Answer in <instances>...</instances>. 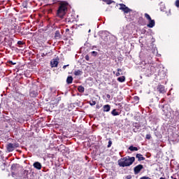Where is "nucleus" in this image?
I'll return each mask as SVG.
<instances>
[{"label": "nucleus", "mask_w": 179, "mask_h": 179, "mask_svg": "<svg viewBox=\"0 0 179 179\" xmlns=\"http://www.w3.org/2000/svg\"><path fill=\"white\" fill-rule=\"evenodd\" d=\"M134 132H136V131H135V129H133Z\"/></svg>", "instance_id": "e433bc0d"}, {"label": "nucleus", "mask_w": 179, "mask_h": 179, "mask_svg": "<svg viewBox=\"0 0 179 179\" xmlns=\"http://www.w3.org/2000/svg\"><path fill=\"white\" fill-rule=\"evenodd\" d=\"M173 179H177L176 178H174Z\"/></svg>", "instance_id": "ea45409f"}, {"label": "nucleus", "mask_w": 179, "mask_h": 179, "mask_svg": "<svg viewBox=\"0 0 179 179\" xmlns=\"http://www.w3.org/2000/svg\"><path fill=\"white\" fill-rule=\"evenodd\" d=\"M126 178H127V179H131V178H132V177H131V176H127L126 177Z\"/></svg>", "instance_id": "72a5a7b5"}, {"label": "nucleus", "mask_w": 179, "mask_h": 179, "mask_svg": "<svg viewBox=\"0 0 179 179\" xmlns=\"http://www.w3.org/2000/svg\"><path fill=\"white\" fill-rule=\"evenodd\" d=\"M58 61L57 59H53L51 62H50V65L52 66V68H57L58 66Z\"/></svg>", "instance_id": "6e6552de"}, {"label": "nucleus", "mask_w": 179, "mask_h": 179, "mask_svg": "<svg viewBox=\"0 0 179 179\" xmlns=\"http://www.w3.org/2000/svg\"><path fill=\"white\" fill-rule=\"evenodd\" d=\"M78 90L80 93H83L85 92V87L80 85L78 87Z\"/></svg>", "instance_id": "a211bd4d"}, {"label": "nucleus", "mask_w": 179, "mask_h": 179, "mask_svg": "<svg viewBox=\"0 0 179 179\" xmlns=\"http://www.w3.org/2000/svg\"><path fill=\"white\" fill-rule=\"evenodd\" d=\"M34 169H36V170H41L43 166L41 165V163L38 162H36L33 164Z\"/></svg>", "instance_id": "0eeeda50"}, {"label": "nucleus", "mask_w": 179, "mask_h": 179, "mask_svg": "<svg viewBox=\"0 0 179 179\" xmlns=\"http://www.w3.org/2000/svg\"><path fill=\"white\" fill-rule=\"evenodd\" d=\"M122 69H117V72L116 73V76H120V75H122Z\"/></svg>", "instance_id": "aec40b11"}, {"label": "nucleus", "mask_w": 179, "mask_h": 179, "mask_svg": "<svg viewBox=\"0 0 179 179\" xmlns=\"http://www.w3.org/2000/svg\"><path fill=\"white\" fill-rule=\"evenodd\" d=\"M103 1V2H106L107 0H102Z\"/></svg>", "instance_id": "c9c22d12"}, {"label": "nucleus", "mask_w": 179, "mask_h": 179, "mask_svg": "<svg viewBox=\"0 0 179 179\" xmlns=\"http://www.w3.org/2000/svg\"><path fill=\"white\" fill-rule=\"evenodd\" d=\"M111 114L112 115H113L114 117L117 116V115H120V113L117 112V109H113L111 111Z\"/></svg>", "instance_id": "4468645a"}, {"label": "nucleus", "mask_w": 179, "mask_h": 179, "mask_svg": "<svg viewBox=\"0 0 179 179\" xmlns=\"http://www.w3.org/2000/svg\"><path fill=\"white\" fill-rule=\"evenodd\" d=\"M146 139H150L152 138V136L150 134H146L145 136Z\"/></svg>", "instance_id": "cd10ccee"}, {"label": "nucleus", "mask_w": 179, "mask_h": 179, "mask_svg": "<svg viewBox=\"0 0 179 179\" xmlns=\"http://www.w3.org/2000/svg\"><path fill=\"white\" fill-rule=\"evenodd\" d=\"M136 158L138 159V162H142V161L145 160V159L143 157V155H142V154H136Z\"/></svg>", "instance_id": "1a4fd4ad"}, {"label": "nucleus", "mask_w": 179, "mask_h": 179, "mask_svg": "<svg viewBox=\"0 0 179 179\" xmlns=\"http://www.w3.org/2000/svg\"><path fill=\"white\" fill-rule=\"evenodd\" d=\"M85 58L86 61H90V59L89 55H87Z\"/></svg>", "instance_id": "c756f323"}, {"label": "nucleus", "mask_w": 179, "mask_h": 179, "mask_svg": "<svg viewBox=\"0 0 179 179\" xmlns=\"http://www.w3.org/2000/svg\"><path fill=\"white\" fill-rule=\"evenodd\" d=\"M67 10H68V3H60V6H59V8L57 13L58 17H60V19H62V17H64V15H66Z\"/></svg>", "instance_id": "f03ea898"}, {"label": "nucleus", "mask_w": 179, "mask_h": 179, "mask_svg": "<svg viewBox=\"0 0 179 179\" xmlns=\"http://www.w3.org/2000/svg\"><path fill=\"white\" fill-rule=\"evenodd\" d=\"M149 69L150 71V73H155V72H156V67H155V66H150Z\"/></svg>", "instance_id": "ddd939ff"}, {"label": "nucleus", "mask_w": 179, "mask_h": 179, "mask_svg": "<svg viewBox=\"0 0 179 179\" xmlns=\"http://www.w3.org/2000/svg\"><path fill=\"white\" fill-rule=\"evenodd\" d=\"M55 38L58 39L61 38V34L59 33V31H56L55 34Z\"/></svg>", "instance_id": "2eb2a0df"}, {"label": "nucleus", "mask_w": 179, "mask_h": 179, "mask_svg": "<svg viewBox=\"0 0 179 179\" xmlns=\"http://www.w3.org/2000/svg\"><path fill=\"white\" fill-rule=\"evenodd\" d=\"M113 73H115V71H113Z\"/></svg>", "instance_id": "4c0bfd02"}, {"label": "nucleus", "mask_w": 179, "mask_h": 179, "mask_svg": "<svg viewBox=\"0 0 179 179\" xmlns=\"http://www.w3.org/2000/svg\"><path fill=\"white\" fill-rule=\"evenodd\" d=\"M17 44H18V45H23V44H24V43L22 41H18Z\"/></svg>", "instance_id": "bb28decb"}, {"label": "nucleus", "mask_w": 179, "mask_h": 179, "mask_svg": "<svg viewBox=\"0 0 179 179\" xmlns=\"http://www.w3.org/2000/svg\"><path fill=\"white\" fill-rule=\"evenodd\" d=\"M73 82V78L71 76H69L66 78L67 85H71Z\"/></svg>", "instance_id": "9b49d317"}, {"label": "nucleus", "mask_w": 179, "mask_h": 179, "mask_svg": "<svg viewBox=\"0 0 179 179\" xmlns=\"http://www.w3.org/2000/svg\"><path fill=\"white\" fill-rule=\"evenodd\" d=\"M157 90L159 92V93H162L164 94L166 93V89L164 88V86L162 85H158Z\"/></svg>", "instance_id": "423d86ee"}, {"label": "nucleus", "mask_w": 179, "mask_h": 179, "mask_svg": "<svg viewBox=\"0 0 179 179\" xmlns=\"http://www.w3.org/2000/svg\"><path fill=\"white\" fill-rule=\"evenodd\" d=\"M111 145H113V141H111V138H109V141H108L107 148H111Z\"/></svg>", "instance_id": "5701e85b"}, {"label": "nucleus", "mask_w": 179, "mask_h": 179, "mask_svg": "<svg viewBox=\"0 0 179 179\" xmlns=\"http://www.w3.org/2000/svg\"><path fill=\"white\" fill-rule=\"evenodd\" d=\"M171 178H173V176H172Z\"/></svg>", "instance_id": "a19ab883"}, {"label": "nucleus", "mask_w": 179, "mask_h": 179, "mask_svg": "<svg viewBox=\"0 0 179 179\" xmlns=\"http://www.w3.org/2000/svg\"><path fill=\"white\" fill-rule=\"evenodd\" d=\"M8 64L10 65H16L15 62H13L11 60L8 61Z\"/></svg>", "instance_id": "393cba45"}, {"label": "nucleus", "mask_w": 179, "mask_h": 179, "mask_svg": "<svg viewBox=\"0 0 179 179\" xmlns=\"http://www.w3.org/2000/svg\"><path fill=\"white\" fill-rule=\"evenodd\" d=\"M129 150H131V152H137L138 148L134 147L133 145H131V146L129 148Z\"/></svg>", "instance_id": "f3484780"}, {"label": "nucleus", "mask_w": 179, "mask_h": 179, "mask_svg": "<svg viewBox=\"0 0 179 179\" xmlns=\"http://www.w3.org/2000/svg\"><path fill=\"white\" fill-rule=\"evenodd\" d=\"M106 97H107V99H108V100H110V99H111V96L108 94H106Z\"/></svg>", "instance_id": "7c9ffc66"}, {"label": "nucleus", "mask_w": 179, "mask_h": 179, "mask_svg": "<svg viewBox=\"0 0 179 179\" xmlns=\"http://www.w3.org/2000/svg\"><path fill=\"white\" fill-rule=\"evenodd\" d=\"M144 16L147 19V20H148L149 22L147 26L150 27V29L155 27V20H152V17H150V15H149V14L148 13H145Z\"/></svg>", "instance_id": "7ed1b4c3"}, {"label": "nucleus", "mask_w": 179, "mask_h": 179, "mask_svg": "<svg viewBox=\"0 0 179 179\" xmlns=\"http://www.w3.org/2000/svg\"><path fill=\"white\" fill-rule=\"evenodd\" d=\"M120 10H124V9H125V8L127 7V6H125V4H124V3H120Z\"/></svg>", "instance_id": "412c9836"}, {"label": "nucleus", "mask_w": 179, "mask_h": 179, "mask_svg": "<svg viewBox=\"0 0 179 179\" xmlns=\"http://www.w3.org/2000/svg\"><path fill=\"white\" fill-rule=\"evenodd\" d=\"M67 66H69V64L64 65V66H63V69H66V67H67Z\"/></svg>", "instance_id": "473e14b6"}, {"label": "nucleus", "mask_w": 179, "mask_h": 179, "mask_svg": "<svg viewBox=\"0 0 179 179\" xmlns=\"http://www.w3.org/2000/svg\"><path fill=\"white\" fill-rule=\"evenodd\" d=\"M19 148V143H10L6 146V149L9 152H13V150H15V148Z\"/></svg>", "instance_id": "20e7f679"}, {"label": "nucleus", "mask_w": 179, "mask_h": 179, "mask_svg": "<svg viewBox=\"0 0 179 179\" xmlns=\"http://www.w3.org/2000/svg\"><path fill=\"white\" fill-rule=\"evenodd\" d=\"M134 127H136V125H134Z\"/></svg>", "instance_id": "58836bf2"}, {"label": "nucleus", "mask_w": 179, "mask_h": 179, "mask_svg": "<svg viewBox=\"0 0 179 179\" xmlns=\"http://www.w3.org/2000/svg\"><path fill=\"white\" fill-rule=\"evenodd\" d=\"M142 170H143V165L138 164L134 168V173L135 175L139 174Z\"/></svg>", "instance_id": "39448f33"}, {"label": "nucleus", "mask_w": 179, "mask_h": 179, "mask_svg": "<svg viewBox=\"0 0 179 179\" xmlns=\"http://www.w3.org/2000/svg\"><path fill=\"white\" fill-rule=\"evenodd\" d=\"M68 31H69V29H66V33H68Z\"/></svg>", "instance_id": "f704fd0d"}, {"label": "nucleus", "mask_w": 179, "mask_h": 179, "mask_svg": "<svg viewBox=\"0 0 179 179\" xmlns=\"http://www.w3.org/2000/svg\"><path fill=\"white\" fill-rule=\"evenodd\" d=\"M103 108L104 113H108V111H110V110H111V106L110 105L107 104V105H104Z\"/></svg>", "instance_id": "9d476101"}, {"label": "nucleus", "mask_w": 179, "mask_h": 179, "mask_svg": "<svg viewBox=\"0 0 179 179\" xmlns=\"http://www.w3.org/2000/svg\"><path fill=\"white\" fill-rule=\"evenodd\" d=\"M117 80H118V82H120V83H124V81L125 80V76H122L117 78Z\"/></svg>", "instance_id": "dca6fc26"}, {"label": "nucleus", "mask_w": 179, "mask_h": 179, "mask_svg": "<svg viewBox=\"0 0 179 179\" xmlns=\"http://www.w3.org/2000/svg\"><path fill=\"white\" fill-rule=\"evenodd\" d=\"M148 178H149V177H148V176H143V177L140 178V179H148Z\"/></svg>", "instance_id": "2f4dec72"}, {"label": "nucleus", "mask_w": 179, "mask_h": 179, "mask_svg": "<svg viewBox=\"0 0 179 179\" xmlns=\"http://www.w3.org/2000/svg\"><path fill=\"white\" fill-rule=\"evenodd\" d=\"M89 104H90L91 106H96V101H90Z\"/></svg>", "instance_id": "b1692460"}, {"label": "nucleus", "mask_w": 179, "mask_h": 179, "mask_svg": "<svg viewBox=\"0 0 179 179\" xmlns=\"http://www.w3.org/2000/svg\"><path fill=\"white\" fill-rule=\"evenodd\" d=\"M106 3H107V5H111V3H113L114 2V1L113 0H106Z\"/></svg>", "instance_id": "4be33fe9"}, {"label": "nucleus", "mask_w": 179, "mask_h": 179, "mask_svg": "<svg viewBox=\"0 0 179 179\" xmlns=\"http://www.w3.org/2000/svg\"><path fill=\"white\" fill-rule=\"evenodd\" d=\"M83 74V71H82L81 70H76L74 71V75L75 76H80V75Z\"/></svg>", "instance_id": "f8f14e48"}, {"label": "nucleus", "mask_w": 179, "mask_h": 179, "mask_svg": "<svg viewBox=\"0 0 179 179\" xmlns=\"http://www.w3.org/2000/svg\"><path fill=\"white\" fill-rule=\"evenodd\" d=\"M135 162V157H124L117 161V164L120 167H129Z\"/></svg>", "instance_id": "f257e3e1"}, {"label": "nucleus", "mask_w": 179, "mask_h": 179, "mask_svg": "<svg viewBox=\"0 0 179 179\" xmlns=\"http://www.w3.org/2000/svg\"><path fill=\"white\" fill-rule=\"evenodd\" d=\"M175 5L176 8H179V0H176L175 2Z\"/></svg>", "instance_id": "a878e982"}, {"label": "nucleus", "mask_w": 179, "mask_h": 179, "mask_svg": "<svg viewBox=\"0 0 179 179\" xmlns=\"http://www.w3.org/2000/svg\"><path fill=\"white\" fill-rule=\"evenodd\" d=\"M123 12L124 13H129V12H131V9H129V8L128 7H124V8L123 9Z\"/></svg>", "instance_id": "6ab92c4d"}, {"label": "nucleus", "mask_w": 179, "mask_h": 179, "mask_svg": "<svg viewBox=\"0 0 179 179\" xmlns=\"http://www.w3.org/2000/svg\"><path fill=\"white\" fill-rule=\"evenodd\" d=\"M91 54H92V55H94V57H96V55H97V52H96V51H92V52H91Z\"/></svg>", "instance_id": "c85d7f7f"}]
</instances>
